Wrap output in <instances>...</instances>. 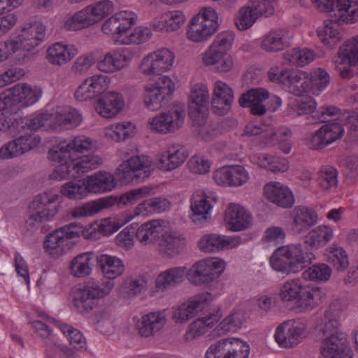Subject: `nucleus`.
Masks as SVG:
<instances>
[{"label": "nucleus", "instance_id": "obj_1", "mask_svg": "<svg viewBox=\"0 0 358 358\" xmlns=\"http://www.w3.org/2000/svg\"><path fill=\"white\" fill-rule=\"evenodd\" d=\"M22 120L23 123L20 122L15 129L20 127L26 131L1 147L0 158L10 159L29 151L41 143L40 137L33 134V131L45 126L55 127L54 113L47 111L34 113L29 118Z\"/></svg>", "mask_w": 358, "mask_h": 358}, {"label": "nucleus", "instance_id": "obj_2", "mask_svg": "<svg viewBox=\"0 0 358 358\" xmlns=\"http://www.w3.org/2000/svg\"><path fill=\"white\" fill-rule=\"evenodd\" d=\"M315 259L312 252L303 251L301 244H290L276 249L271 257L270 264L275 271L288 275L302 271Z\"/></svg>", "mask_w": 358, "mask_h": 358}, {"label": "nucleus", "instance_id": "obj_3", "mask_svg": "<svg viewBox=\"0 0 358 358\" xmlns=\"http://www.w3.org/2000/svg\"><path fill=\"white\" fill-rule=\"evenodd\" d=\"M59 195L45 192L37 195L29 206L30 215L25 222V227L34 231L41 223L52 218L59 206Z\"/></svg>", "mask_w": 358, "mask_h": 358}, {"label": "nucleus", "instance_id": "obj_4", "mask_svg": "<svg viewBox=\"0 0 358 358\" xmlns=\"http://www.w3.org/2000/svg\"><path fill=\"white\" fill-rule=\"evenodd\" d=\"M218 16L211 7L202 8L189 23L187 31L188 39L193 42H203L208 40L218 28Z\"/></svg>", "mask_w": 358, "mask_h": 358}, {"label": "nucleus", "instance_id": "obj_5", "mask_svg": "<svg viewBox=\"0 0 358 358\" xmlns=\"http://www.w3.org/2000/svg\"><path fill=\"white\" fill-rule=\"evenodd\" d=\"M225 263L217 258H208L194 263L187 272V278L195 286H209L224 271Z\"/></svg>", "mask_w": 358, "mask_h": 358}, {"label": "nucleus", "instance_id": "obj_6", "mask_svg": "<svg viewBox=\"0 0 358 358\" xmlns=\"http://www.w3.org/2000/svg\"><path fill=\"white\" fill-rule=\"evenodd\" d=\"M55 164L56 167L50 178L61 180L76 178L80 173H83L97 169L102 164V159L98 155H87Z\"/></svg>", "mask_w": 358, "mask_h": 358}, {"label": "nucleus", "instance_id": "obj_7", "mask_svg": "<svg viewBox=\"0 0 358 358\" xmlns=\"http://www.w3.org/2000/svg\"><path fill=\"white\" fill-rule=\"evenodd\" d=\"M152 170V162L149 157L136 155L120 165L117 176L123 183L139 182L149 178Z\"/></svg>", "mask_w": 358, "mask_h": 358}, {"label": "nucleus", "instance_id": "obj_8", "mask_svg": "<svg viewBox=\"0 0 358 358\" xmlns=\"http://www.w3.org/2000/svg\"><path fill=\"white\" fill-rule=\"evenodd\" d=\"M80 236L89 238L88 230L80 224L72 222L49 234L43 245L50 255L58 257L63 254L64 247L67 245L69 239Z\"/></svg>", "mask_w": 358, "mask_h": 358}, {"label": "nucleus", "instance_id": "obj_9", "mask_svg": "<svg viewBox=\"0 0 358 358\" xmlns=\"http://www.w3.org/2000/svg\"><path fill=\"white\" fill-rule=\"evenodd\" d=\"M45 26L40 22L34 21L25 24L17 38L6 41L4 46L10 53L18 50L29 51L41 43L45 38Z\"/></svg>", "mask_w": 358, "mask_h": 358}, {"label": "nucleus", "instance_id": "obj_10", "mask_svg": "<svg viewBox=\"0 0 358 358\" xmlns=\"http://www.w3.org/2000/svg\"><path fill=\"white\" fill-rule=\"evenodd\" d=\"M248 343L236 338H222L208 348L205 358H248Z\"/></svg>", "mask_w": 358, "mask_h": 358}, {"label": "nucleus", "instance_id": "obj_11", "mask_svg": "<svg viewBox=\"0 0 358 358\" xmlns=\"http://www.w3.org/2000/svg\"><path fill=\"white\" fill-rule=\"evenodd\" d=\"M175 90L171 79L163 76L153 83H149L145 89L144 103L150 110H157L166 104L168 99Z\"/></svg>", "mask_w": 358, "mask_h": 358}, {"label": "nucleus", "instance_id": "obj_12", "mask_svg": "<svg viewBox=\"0 0 358 358\" xmlns=\"http://www.w3.org/2000/svg\"><path fill=\"white\" fill-rule=\"evenodd\" d=\"M175 59L173 52L167 48H161L145 56L139 65V69L145 76H162V74L171 69Z\"/></svg>", "mask_w": 358, "mask_h": 358}, {"label": "nucleus", "instance_id": "obj_13", "mask_svg": "<svg viewBox=\"0 0 358 358\" xmlns=\"http://www.w3.org/2000/svg\"><path fill=\"white\" fill-rule=\"evenodd\" d=\"M93 143L90 138L85 136H77L74 139L60 142L48 152L49 160L56 163L78 157V153L90 150Z\"/></svg>", "mask_w": 358, "mask_h": 358}, {"label": "nucleus", "instance_id": "obj_14", "mask_svg": "<svg viewBox=\"0 0 358 358\" xmlns=\"http://www.w3.org/2000/svg\"><path fill=\"white\" fill-rule=\"evenodd\" d=\"M110 287H102L99 283L90 282L73 293V303L81 314L90 313L97 304V300L110 292Z\"/></svg>", "mask_w": 358, "mask_h": 358}, {"label": "nucleus", "instance_id": "obj_15", "mask_svg": "<svg viewBox=\"0 0 358 358\" xmlns=\"http://www.w3.org/2000/svg\"><path fill=\"white\" fill-rule=\"evenodd\" d=\"M306 329L307 322L305 320H287L277 327L275 338L280 346L293 348L306 337Z\"/></svg>", "mask_w": 358, "mask_h": 358}, {"label": "nucleus", "instance_id": "obj_16", "mask_svg": "<svg viewBox=\"0 0 358 358\" xmlns=\"http://www.w3.org/2000/svg\"><path fill=\"white\" fill-rule=\"evenodd\" d=\"M20 97L17 84L0 93V111H2L0 117L2 120H10V124L13 129L17 127L20 122L23 123L22 117L20 115L22 108Z\"/></svg>", "mask_w": 358, "mask_h": 358}, {"label": "nucleus", "instance_id": "obj_17", "mask_svg": "<svg viewBox=\"0 0 358 358\" xmlns=\"http://www.w3.org/2000/svg\"><path fill=\"white\" fill-rule=\"evenodd\" d=\"M211 301L212 295L209 292L193 296L173 310L172 318L176 322L182 323L194 317L201 311L207 313L208 310H211L209 308Z\"/></svg>", "mask_w": 358, "mask_h": 358}, {"label": "nucleus", "instance_id": "obj_18", "mask_svg": "<svg viewBox=\"0 0 358 358\" xmlns=\"http://www.w3.org/2000/svg\"><path fill=\"white\" fill-rule=\"evenodd\" d=\"M185 107L184 104H174L167 113H163L152 118L150 122L152 129L160 133L173 132L184 123Z\"/></svg>", "mask_w": 358, "mask_h": 358}, {"label": "nucleus", "instance_id": "obj_19", "mask_svg": "<svg viewBox=\"0 0 358 358\" xmlns=\"http://www.w3.org/2000/svg\"><path fill=\"white\" fill-rule=\"evenodd\" d=\"M316 102L310 96H301L296 105V111L300 115L313 113L312 123L330 122L336 120L341 115V110L334 106L320 108L315 110Z\"/></svg>", "mask_w": 358, "mask_h": 358}, {"label": "nucleus", "instance_id": "obj_20", "mask_svg": "<svg viewBox=\"0 0 358 358\" xmlns=\"http://www.w3.org/2000/svg\"><path fill=\"white\" fill-rule=\"evenodd\" d=\"M208 99L209 94L206 85L197 83L193 86L189 96L188 113L190 118L196 124L204 122Z\"/></svg>", "mask_w": 358, "mask_h": 358}, {"label": "nucleus", "instance_id": "obj_21", "mask_svg": "<svg viewBox=\"0 0 358 358\" xmlns=\"http://www.w3.org/2000/svg\"><path fill=\"white\" fill-rule=\"evenodd\" d=\"M334 63L342 78L350 76V67L358 64V36L340 47Z\"/></svg>", "mask_w": 358, "mask_h": 358}, {"label": "nucleus", "instance_id": "obj_22", "mask_svg": "<svg viewBox=\"0 0 358 358\" xmlns=\"http://www.w3.org/2000/svg\"><path fill=\"white\" fill-rule=\"evenodd\" d=\"M110 79L102 74L87 78L76 90L74 96L80 101L96 98L108 87Z\"/></svg>", "mask_w": 358, "mask_h": 358}, {"label": "nucleus", "instance_id": "obj_23", "mask_svg": "<svg viewBox=\"0 0 358 358\" xmlns=\"http://www.w3.org/2000/svg\"><path fill=\"white\" fill-rule=\"evenodd\" d=\"M137 15L129 10H122L108 18L102 25V31L106 34L117 35V41L121 43L127 27H133Z\"/></svg>", "mask_w": 358, "mask_h": 358}, {"label": "nucleus", "instance_id": "obj_24", "mask_svg": "<svg viewBox=\"0 0 358 358\" xmlns=\"http://www.w3.org/2000/svg\"><path fill=\"white\" fill-rule=\"evenodd\" d=\"M233 102L231 88L221 80L216 81L211 101L212 110L218 115H224L229 111Z\"/></svg>", "mask_w": 358, "mask_h": 358}, {"label": "nucleus", "instance_id": "obj_25", "mask_svg": "<svg viewBox=\"0 0 358 358\" xmlns=\"http://www.w3.org/2000/svg\"><path fill=\"white\" fill-rule=\"evenodd\" d=\"M264 196L270 202L282 208H290L295 203L293 192L280 182H269L264 187Z\"/></svg>", "mask_w": 358, "mask_h": 358}, {"label": "nucleus", "instance_id": "obj_26", "mask_svg": "<svg viewBox=\"0 0 358 358\" xmlns=\"http://www.w3.org/2000/svg\"><path fill=\"white\" fill-rule=\"evenodd\" d=\"M269 98V92L264 88H255L243 93L239 98L241 106L250 108L251 114L262 116L267 110L264 101Z\"/></svg>", "mask_w": 358, "mask_h": 358}, {"label": "nucleus", "instance_id": "obj_27", "mask_svg": "<svg viewBox=\"0 0 358 358\" xmlns=\"http://www.w3.org/2000/svg\"><path fill=\"white\" fill-rule=\"evenodd\" d=\"M266 3V1L253 0L242 7L234 19L237 28L241 31L250 28L257 20L259 15L265 11Z\"/></svg>", "mask_w": 358, "mask_h": 358}, {"label": "nucleus", "instance_id": "obj_28", "mask_svg": "<svg viewBox=\"0 0 358 358\" xmlns=\"http://www.w3.org/2000/svg\"><path fill=\"white\" fill-rule=\"evenodd\" d=\"M215 196L206 194H194L191 199L192 221L197 225L204 224L210 218L213 204L216 203Z\"/></svg>", "mask_w": 358, "mask_h": 358}, {"label": "nucleus", "instance_id": "obj_29", "mask_svg": "<svg viewBox=\"0 0 358 358\" xmlns=\"http://www.w3.org/2000/svg\"><path fill=\"white\" fill-rule=\"evenodd\" d=\"M241 242L239 236H225L218 234L204 235L199 242L201 250L205 252H217L238 246Z\"/></svg>", "mask_w": 358, "mask_h": 358}, {"label": "nucleus", "instance_id": "obj_30", "mask_svg": "<svg viewBox=\"0 0 358 358\" xmlns=\"http://www.w3.org/2000/svg\"><path fill=\"white\" fill-rule=\"evenodd\" d=\"M124 106L122 95L111 91L101 97L95 105L96 112L102 117L111 118L115 117Z\"/></svg>", "mask_w": 358, "mask_h": 358}, {"label": "nucleus", "instance_id": "obj_31", "mask_svg": "<svg viewBox=\"0 0 358 358\" xmlns=\"http://www.w3.org/2000/svg\"><path fill=\"white\" fill-rule=\"evenodd\" d=\"M186 268L176 266L162 271L155 278V288L157 291L166 292L182 284L185 278Z\"/></svg>", "mask_w": 358, "mask_h": 358}, {"label": "nucleus", "instance_id": "obj_32", "mask_svg": "<svg viewBox=\"0 0 358 358\" xmlns=\"http://www.w3.org/2000/svg\"><path fill=\"white\" fill-rule=\"evenodd\" d=\"M188 156V151L183 145L170 144L159 160V168L164 171L176 169L185 162Z\"/></svg>", "mask_w": 358, "mask_h": 358}, {"label": "nucleus", "instance_id": "obj_33", "mask_svg": "<svg viewBox=\"0 0 358 358\" xmlns=\"http://www.w3.org/2000/svg\"><path fill=\"white\" fill-rule=\"evenodd\" d=\"M205 316L199 317L189 326V330L185 334L186 340H193L206 333L208 329L212 328L221 318L222 314L218 308L208 310Z\"/></svg>", "mask_w": 358, "mask_h": 358}, {"label": "nucleus", "instance_id": "obj_34", "mask_svg": "<svg viewBox=\"0 0 358 358\" xmlns=\"http://www.w3.org/2000/svg\"><path fill=\"white\" fill-rule=\"evenodd\" d=\"M203 62L214 71L227 73L232 69L234 61L231 56L210 45L203 55Z\"/></svg>", "mask_w": 358, "mask_h": 358}, {"label": "nucleus", "instance_id": "obj_35", "mask_svg": "<svg viewBox=\"0 0 358 358\" xmlns=\"http://www.w3.org/2000/svg\"><path fill=\"white\" fill-rule=\"evenodd\" d=\"M292 231L296 234H301L317 223V215L311 208L299 206L292 211Z\"/></svg>", "mask_w": 358, "mask_h": 358}, {"label": "nucleus", "instance_id": "obj_36", "mask_svg": "<svg viewBox=\"0 0 358 358\" xmlns=\"http://www.w3.org/2000/svg\"><path fill=\"white\" fill-rule=\"evenodd\" d=\"M166 323L163 312H150L143 315L137 323V329L141 336L149 337L159 331Z\"/></svg>", "mask_w": 358, "mask_h": 358}, {"label": "nucleus", "instance_id": "obj_37", "mask_svg": "<svg viewBox=\"0 0 358 358\" xmlns=\"http://www.w3.org/2000/svg\"><path fill=\"white\" fill-rule=\"evenodd\" d=\"M162 224H165L162 220H152L136 227V238L143 245H149L155 242L159 238L164 231Z\"/></svg>", "mask_w": 358, "mask_h": 358}, {"label": "nucleus", "instance_id": "obj_38", "mask_svg": "<svg viewBox=\"0 0 358 358\" xmlns=\"http://www.w3.org/2000/svg\"><path fill=\"white\" fill-rule=\"evenodd\" d=\"M77 53L78 50L73 45L57 42L48 48L46 58L52 64L62 66L69 62Z\"/></svg>", "mask_w": 358, "mask_h": 358}, {"label": "nucleus", "instance_id": "obj_39", "mask_svg": "<svg viewBox=\"0 0 358 358\" xmlns=\"http://www.w3.org/2000/svg\"><path fill=\"white\" fill-rule=\"evenodd\" d=\"M96 262L103 275L110 280L120 276L124 271L123 262L115 256L106 254L97 255Z\"/></svg>", "mask_w": 358, "mask_h": 358}, {"label": "nucleus", "instance_id": "obj_40", "mask_svg": "<svg viewBox=\"0 0 358 358\" xmlns=\"http://www.w3.org/2000/svg\"><path fill=\"white\" fill-rule=\"evenodd\" d=\"M286 78L282 87L290 94L297 96H303L309 89L310 81L303 71L290 70Z\"/></svg>", "mask_w": 358, "mask_h": 358}, {"label": "nucleus", "instance_id": "obj_41", "mask_svg": "<svg viewBox=\"0 0 358 358\" xmlns=\"http://www.w3.org/2000/svg\"><path fill=\"white\" fill-rule=\"evenodd\" d=\"M289 45V31L278 29L272 30L262 38L261 48L266 52H278Z\"/></svg>", "mask_w": 358, "mask_h": 358}, {"label": "nucleus", "instance_id": "obj_42", "mask_svg": "<svg viewBox=\"0 0 358 358\" xmlns=\"http://www.w3.org/2000/svg\"><path fill=\"white\" fill-rule=\"evenodd\" d=\"M224 220L233 231H241L248 227L250 216L239 205L230 204L225 210Z\"/></svg>", "mask_w": 358, "mask_h": 358}, {"label": "nucleus", "instance_id": "obj_43", "mask_svg": "<svg viewBox=\"0 0 358 358\" xmlns=\"http://www.w3.org/2000/svg\"><path fill=\"white\" fill-rule=\"evenodd\" d=\"M96 256L93 252H84L76 255L69 265L71 274L76 278L90 275Z\"/></svg>", "mask_w": 358, "mask_h": 358}, {"label": "nucleus", "instance_id": "obj_44", "mask_svg": "<svg viewBox=\"0 0 358 358\" xmlns=\"http://www.w3.org/2000/svg\"><path fill=\"white\" fill-rule=\"evenodd\" d=\"M324 293L319 287L304 286L296 299V306L301 311H309L322 301Z\"/></svg>", "mask_w": 358, "mask_h": 358}, {"label": "nucleus", "instance_id": "obj_45", "mask_svg": "<svg viewBox=\"0 0 358 358\" xmlns=\"http://www.w3.org/2000/svg\"><path fill=\"white\" fill-rule=\"evenodd\" d=\"M341 314V305L338 301H334L328 306L324 312L325 323L322 327V333L325 337L343 334L339 331Z\"/></svg>", "mask_w": 358, "mask_h": 358}, {"label": "nucleus", "instance_id": "obj_46", "mask_svg": "<svg viewBox=\"0 0 358 358\" xmlns=\"http://www.w3.org/2000/svg\"><path fill=\"white\" fill-rule=\"evenodd\" d=\"M87 185L88 192L102 193L112 190L115 186L113 176L108 172L99 171L87 177Z\"/></svg>", "mask_w": 358, "mask_h": 358}, {"label": "nucleus", "instance_id": "obj_47", "mask_svg": "<svg viewBox=\"0 0 358 358\" xmlns=\"http://www.w3.org/2000/svg\"><path fill=\"white\" fill-rule=\"evenodd\" d=\"M112 206H113L112 198H103L97 201L85 203L82 206H76L71 210V215L74 218L92 216Z\"/></svg>", "mask_w": 358, "mask_h": 358}, {"label": "nucleus", "instance_id": "obj_48", "mask_svg": "<svg viewBox=\"0 0 358 358\" xmlns=\"http://www.w3.org/2000/svg\"><path fill=\"white\" fill-rule=\"evenodd\" d=\"M347 337L345 334L337 336H326L322 342L321 353L324 357H333L339 353L348 350Z\"/></svg>", "mask_w": 358, "mask_h": 358}, {"label": "nucleus", "instance_id": "obj_49", "mask_svg": "<svg viewBox=\"0 0 358 358\" xmlns=\"http://www.w3.org/2000/svg\"><path fill=\"white\" fill-rule=\"evenodd\" d=\"M333 229L320 225L310 231L303 238L306 245L311 248L318 249L324 246L333 238Z\"/></svg>", "mask_w": 358, "mask_h": 358}, {"label": "nucleus", "instance_id": "obj_50", "mask_svg": "<svg viewBox=\"0 0 358 358\" xmlns=\"http://www.w3.org/2000/svg\"><path fill=\"white\" fill-rule=\"evenodd\" d=\"M82 119L80 113L71 107L62 108L54 113L55 127L62 126L68 129L78 127Z\"/></svg>", "mask_w": 358, "mask_h": 358}, {"label": "nucleus", "instance_id": "obj_51", "mask_svg": "<svg viewBox=\"0 0 358 358\" xmlns=\"http://www.w3.org/2000/svg\"><path fill=\"white\" fill-rule=\"evenodd\" d=\"M160 243L161 250L167 256L173 257L178 255L183 245V238L176 231H163Z\"/></svg>", "mask_w": 358, "mask_h": 358}, {"label": "nucleus", "instance_id": "obj_52", "mask_svg": "<svg viewBox=\"0 0 358 358\" xmlns=\"http://www.w3.org/2000/svg\"><path fill=\"white\" fill-rule=\"evenodd\" d=\"M254 162L272 172H285L288 168L287 159L261 153L254 157Z\"/></svg>", "mask_w": 358, "mask_h": 358}, {"label": "nucleus", "instance_id": "obj_53", "mask_svg": "<svg viewBox=\"0 0 358 358\" xmlns=\"http://www.w3.org/2000/svg\"><path fill=\"white\" fill-rule=\"evenodd\" d=\"M315 57V52L307 48H293L284 54L285 62L294 66H305L313 61Z\"/></svg>", "mask_w": 358, "mask_h": 358}, {"label": "nucleus", "instance_id": "obj_54", "mask_svg": "<svg viewBox=\"0 0 358 358\" xmlns=\"http://www.w3.org/2000/svg\"><path fill=\"white\" fill-rule=\"evenodd\" d=\"M332 274L331 268L324 263H317L305 270L303 278L306 280L325 282L328 281Z\"/></svg>", "mask_w": 358, "mask_h": 358}, {"label": "nucleus", "instance_id": "obj_55", "mask_svg": "<svg viewBox=\"0 0 358 358\" xmlns=\"http://www.w3.org/2000/svg\"><path fill=\"white\" fill-rule=\"evenodd\" d=\"M152 190L150 187H143L127 192L119 197L111 198L113 199V205L117 203V206L122 208L136 203L143 197L148 196Z\"/></svg>", "mask_w": 358, "mask_h": 358}, {"label": "nucleus", "instance_id": "obj_56", "mask_svg": "<svg viewBox=\"0 0 358 358\" xmlns=\"http://www.w3.org/2000/svg\"><path fill=\"white\" fill-rule=\"evenodd\" d=\"M334 23L331 17L329 23L325 22L324 25L317 30L320 40L330 49L334 48L341 38L340 32L333 27Z\"/></svg>", "mask_w": 358, "mask_h": 358}, {"label": "nucleus", "instance_id": "obj_57", "mask_svg": "<svg viewBox=\"0 0 358 358\" xmlns=\"http://www.w3.org/2000/svg\"><path fill=\"white\" fill-rule=\"evenodd\" d=\"M185 15L179 10H173L166 13L159 21L158 29L161 31H173L177 30L185 22Z\"/></svg>", "mask_w": 358, "mask_h": 358}, {"label": "nucleus", "instance_id": "obj_58", "mask_svg": "<svg viewBox=\"0 0 358 358\" xmlns=\"http://www.w3.org/2000/svg\"><path fill=\"white\" fill-rule=\"evenodd\" d=\"M83 10L88 13L87 15L91 20L90 22L92 25L113 13L114 6L112 1L104 0L96 3L94 6H88Z\"/></svg>", "mask_w": 358, "mask_h": 358}, {"label": "nucleus", "instance_id": "obj_59", "mask_svg": "<svg viewBox=\"0 0 358 358\" xmlns=\"http://www.w3.org/2000/svg\"><path fill=\"white\" fill-rule=\"evenodd\" d=\"M338 171L329 166H322L317 173L316 181L320 188L324 190L335 188L338 183Z\"/></svg>", "mask_w": 358, "mask_h": 358}, {"label": "nucleus", "instance_id": "obj_60", "mask_svg": "<svg viewBox=\"0 0 358 358\" xmlns=\"http://www.w3.org/2000/svg\"><path fill=\"white\" fill-rule=\"evenodd\" d=\"M328 259L338 271H345L349 265L348 257L345 250L336 244L327 248Z\"/></svg>", "mask_w": 358, "mask_h": 358}, {"label": "nucleus", "instance_id": "obj_61", "mask_svg": "<svg viewBox=\"0 0 358 358\" xmlns=\"http://www.w3.org/2000/svg\"><path fill=\"white\" fill-rule=\"evenodd\" d=\"M151 30L145 27H138L132 29V27H127V30L121 41L123 44L136 43L140 44L147 41L151 36Z\"/></svg>", "mask_w": 358, "mask_h": 358}, {"label": "nucleus", "instance_id": "obj_62", "mask_svg": "<svg viewBox=\"0 0 358 358\" xmlns=\"http://www.w3.org/2000/svg\"><path fill=\"white\" fill-rule=\"evenodd\" d=\"M57 326L61 331L67 336L70 344L74 348L77 350L87 348L86 340L79 330L64 323H58Z\"/></svg>", "mask_w": 358, "mask_h": 358}, {"label": "nucleus", "instance_id": "obj_63", "mask_svg": "<svg viewBox=\"0 0 358 358\" xmlns=\"http://www.w3.org/2000/svg\"><path fill=\"white\" fill-rule=\"evenodd\" d=\"M303 287L299 279L288 280L281 287L280 297L283 301H294L296 303Z\"/></svg>", "mask_w": 358, "mask_h": 358}, {"label": "nucleus", "instance_id": "obj_64", "mask_svg": "<svg viewBox=\"0 0 358 358\" xmlns=\"http://www.w3.org/2000/svg\"><path fill=\"white\" fill-rule=\"evenodd\" d=\"M87 182L78 183L73 181L68 182L62 186L61 193L69 199H80L87 194Z\"/></svg>", "mask_w": 358, "mask_h": 358}]
</instances>
